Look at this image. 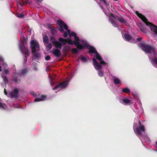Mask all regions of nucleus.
<instances>
[{"instance_id": "nucleus-53", "label": "nucleus", "mask_w": 157, "mask_h": 157, "mask_svg": "<svg viewBox=\"0 0 157 157\" xmlns=\"http://www.w3.org/2000/svg\"><path fill=\"white\" fill-rule=\"evenodd\" d=\"M52 48V44L51 43H50V49Z\"/></svg>"}, {"instance_id": "nucleus-29", "label": "nucleus", "mask_w": 157, "mask_h": 157, "mask_svg": "<svg viewBox=\"0 0 157 157\" xmlns=\"http://www.w3.org/2000/svg\"><path fill=\"white\" fill-rule=\"evenodd\" d=\"M122 91L123 92L126 93H129L130 91V90L127 88H124L122 89Z\"/></svg>"}, {"instance_id": "nucleus-2", "label": "nucleus", "mask_w": 157, "mask_h": 157, "mask_svg": "<svg viewBox=\"0 0 157 157\" xmlns=\"http://www.w3.org/2000/svg\"><path fill=\"white\" fill-rule=\"evenodd\" d=\"M31 47L32 49V52L33 54L34 57L35 59L38 60L40 58V55L38 53H36V51H39L40 50V47L38 42L32 40L30 42Z\"/></svg>"}, {"instance_id": "nucleus-40", "label": "nucleus", "mask_w": 157, "mask_h": 157, "mask_svg": "<svg viewBox=\"0 0 157 157\" xmlns=\"http://www.w3.org/2000/svg\"><path fill=\"white\" fill-rule=\"evenodd\" d=\"M76 36V34L74 32H72L69 35V36H73L74 37Z\"/></svg>"}, {"instance_id": "nucleus-45", "label": "nucleus", "mask_w": 157, "mask_h": 157, "mask_svg": "<svg viewBox=\"0 0 157 157\" xmlns=\"http://www.w3.org/2000/svg\"><path fill=\"white\" fill-rule=\"evenodd\" d=\"M50 80H51L52 81V82H53V80H55V78H53L51 76V75H50Z\"/></svg>"}, {"instance_id": "nucleus-50", "label": "nucleus", "mask_w": 157, "mask_h": 157, "mask_svg": "<svg viewBox=\"0 0 157 157\" xmlns=\"http://www.w3.org/2000/svg\"><path fill=\"white\" fill-rule=\"evenodd\" d=\"M26 70L25 69L23 70H22V74L25 73H26Z\"/></svg>"}, {"instance_id": "nucleus-23", "label": "nucleus", "mask_w": 157, "mask_h": 157, "mask_svg": "<svg viewBox=\"0 0 157 157\" xmlns=\"http://www.w3.org/2000/svg\"><path fill=\"white\" fill-rule=\"evenodd\" d=\"M96 55L95 56V57L99 60H101L102 59L101 57V56L99 54L98 52V53H96Z\"/></svg>"}, {"instance_id": "nucleus-10", "label": "nucleus", "mask_w": 157, "mask_h": 157, "mask_svg": "<svg viewBox=\"0 0 157 157\" xmlns=\"http://www.w3.org/2000/svg\"><path fill=\"white\" fill-rule=\"evenodd\" d=\"M43 42L46 47V50L47 51L49 50V39L48 36L46 35L44 36L43 38Z\"/></svg>"}, {"instance_id": "nucleus-38", "label": "nucleus", "mask_w": 157, "mask_h": 157, "mask_svg": "<svg viewBox=\"0 0 157 157\" xmlns=\"http://www.w3.org/2000/svg\"><path fill=\"white\" fill-rule=\"evenodd\" d=\"M22 2L23 5H26L27 4L29 3V1L28 0H26L25 1L22 0Z\"/></svg>"}, {"instance_id": "nucleus-44", "label": "nucleus", "mask_w": 157, "mask_h": 157, "mask_svg": "<svg viewBox=\"0 0 157 157\" xmlns=\"http://www.w3.org/2000/svg\"><path fill=\"white\" fill-rule=\"evenodd\" d=\"M67 32H64L63 33V36L65 37H67Z\"/></svg>"}, {"instance_id": "nucleus-52", "label": "nucleus", "mask_w": 157, "mask_h": 157, "mask_svg": "<svg viewBox=\"0 0 157 157\" xmlns=\"http://www.w3.org/2000/svg\"><path fill=\"white\" fill-rule=\"evenodd\" d=\"M49 71V66H48L46 69V71L47 72Z\"/></svg>"}, {"instance_id": "nucleus-57", "label": "nucleus", "mask_w": 157, "mask_h": 157, "mask_svg": "<svg viewBox=\"0 0 157 157\" xmlns=\"http://www.w3.org/2000/svg\"><path fill=\"white\" fill-rule=\"evenodd\" d=\"M47 26H48V27H49V24H48V25H47Z\"/></svg>"}, {"instance_id": "nucleus-51", "label": "nucleus", "mask_w": 157, "mask_h": 157, "mask_svg": "<svg viewBox=\"0 0 157 157\" xmlns=\"http://www.w3.org/2000/svg\"><path fill=\"white\" fill-rule=\"evenodd\" d=\"M101 2H103L105 4H106V1L105 0H100Z\"/></svg>"}, {"instance_id": "nucleus-26", "label": "nucleus", "mask_w": 157, "mask_h": 157, "mask_svg": "<svg viewBox=\"0 0 157 157\" xmlns=\"http://www.w3.org/2000/svg\"><path fill=\"white\" fill-rule=\"evenodd\" d=\"M18 94H15L12 91L10 94V97L11 98H16L18 97Z\"/></svg>"}, {"instance_id": "nucleus-48", "label": "nucleus", "mask_w": 157, "mask_h": 157, "mask_svg": "<svg viewBox=\"0 0 157 157\" xmlns=\"http://www.w3.org/2000/svg\"><path fill=\"white\" fill-rule=\"evenodd\" d=\"M45 59L47 60H49V55L45 57Z\"/></svg>"}, {"instance_id": "nucleus-1", "label": "nucleus", "mask_w": 157, "mask_h": 157, "mask_svg": "<svg viewBox=\"0 0 157 157\" xmlns=\"http://www.w3.org/2000/svg\"><path fill=\"white\" fill-rule=\"evenodd\" d=\"M136 13L137 16L144 22L145 24L150 27L151 30L153 32L154 34L157 36V26L148 21L146 17L138 12L136 11Z\"/></svg>"}, {"instance_id": "nucleus-8", "label": "nucleus", "mask_w": 157, "mask_h": 157, "mask_svg": "<svg viewBox=\"0 0 157 157\" xmlns=\"http://www.w3.org/2000/svg\"><path fill=\"white\" fill-rule=\"evenodd\" d=\"M67 82L66 81H64L62 82H61L59 84V85L56 86L54 88H53V90H57L64 88L67 85Z\"/></svg>"}, {"instance_id": "nucleus-31", "label": "nucleus", "mask_w": 157, "mask_h": 157, "mask_svg": "<svg viewBox=\"0 0 157 157\" xmlns=\"http://www.w3.org/2000/svg\"><path fill=\"white\" fill-rule=\"evenodd\" d=\"M151 53H153L154 56H157V52L156 51L155 48V47L151 51Z\"/></svg>"}, {"instance_id": "nucleus-54", "label": "nucleus", "mask_w": 157, "mask_h": 157, "mask_svg": "<svg viewBox=\"0 0 157 157\" xmlns=\"http://www.w3.org/2000/svg\"><path fill=\"white\" fill-rule=\"evenodd\" d=\"M2 71L1 69V66H0V71Z\"/></svg>"}, {"instance_id": "nucleus-19", "label": "nucleus", "mask_w": 157, "mask_h": 157, "mask_svg": "<svg viewBox=\"0 0 157 157\" xmlns=\"http://www.w3.org/2000/svg\"><path fill=\"white\" fill-rule=\"evenodd\" d=\"M58 40L63 45H65L67 43V39H64L62 37H59L58 39Z\"/></svg>"}, {"instance_id": "nucleus-33", "label": "nucleus", "mask_w": 157, "mask_h": 157, "mask_svg": "<svg viewBox=\"0 0 157 157\" xmlns=\"http://www.w3.org/2000/svg\"><path fill=\"white\" fill-rule=\"evenodd\" d=\"M72 52L76 54L78 52V50L76 48H73L71 50Z\"/></svg>"}, {"instance_id": "nucleus-42", "label": "nucleus", "mask_w": 157, "mask_h": 157, "mask_svg": "<svg viewBox=\"0 0 157 157\" xmlns=\"http://www.w3.org/2000/svg\"><path fill=\"white\" fill-rule=\"evenodd\" d=\"M13 92L15 94H18L19 92V90L17 89H15L13 90Z\"/></svg>"}, {"instance_id": "nucleus-35", "label": "nucleus", "mask_w": 157, "mask_h": 157, "mask_svg": "<svg viewBox=\"0 0 157 157\" xmlns=\"http://www.w3.org/2000/svg\"><path fill=\"white\" fill-rule=\"evenodd\" d=\"M17 16L19 18H23L24 17V15L22 14H17Z\"/></svg>"}, {"instance_id": "nucleus-3", "label": "nucleus", "mask_w": 157, "mask_h": 157, "mask_svg": "<svg viewBox=\"0 0 157 157\" xmlns=\"http://www.w3.org/2000/svg\"><path fill=\"white\" fill-rule=\"evenodd\" d=\"M139 46L145 53H151V51L154 48L145 41L141 42Z\"/></svg>"}, {"instance_id": "nucleus-59", "label": "nucleus", "mask_w": 157, "mask_h": 157, "mask_svg": "<svg viewBox=\"0 0 157 157\" xmlns=\"http://www.w3.org/2000/svg\"><path fill=\"white\" fill-rule=\"evenodd\" d=\"M114 0V1H117V0Z\"/></svg>"}, {"instance_id": "nucleus-28", "label": "nucleus", "mask_w": 157, "mask_h": 157, "mask_svg": "<svg viewBox=\"0 0 157 157\" xmlns=\"http://www.w3.org/2000/svg\"><path fill=\"white\" fill-rule=\"evenodd\" d=\"M122 101L125 104H129L131 102L130 100L127 99H123Z\"/></svg>"}, {"instance_id": "nucleus-24", "label": "nucleus", "mask_w": 157, "mask_h": 157, "mask_svg": "<svg viewBox=\"0 0 157 157\" xmlns=\"http://www.w3.org/2000/svg\"><path fill=\"white\" fill-rule=\"evenodd\" d=\"M114 83L116 84H118L121 83L120 80L118 78H115L113 79Z\"/></svg>"}, {"instance_id": "nucleus-60", "label": "nucleus", "mask_w": 157, "mask_h": 157, "mask_svg": "<svg viewBox=\"0 0 157 157\" xmlns=\"http://www.w3.org/2000/svg\"><path fill=\"white\" fill-rule=\"evenodd\" d=\"M48 78H49V75H48Z\"/></svg>"}, {"instance_id": "nucleus-17", "label": "nucleus", "mask_w": 157, "mask_h": 157, "mask_svg": "<svg viewBox=\"0 0 157 157\" xmlns=\"http://www.w3.org/2000/svg\"><path fill=\"white\" fill-rule=\"evenodd\" d=\"M139 27L140 30L142 32L144 33H146V29L142 24L139 25Z\"/></svg>"}, {"instance_id": "nucleus-4", "label": "nucleus", "mask_w": 157, "mask_h": 157, "mask_svg": "<svg viewBox=\"0 0 157 157\" xmlns=\"http://www.w3.org/2000/svg\"><path fill=\"white\" fill-rule=\"evenodd\" d=\"M57 24L59 25L58 28L61 33H63L64 32V30L63 29L64 28L65 30H67V32L69 35L70 34L71 31L70 29H68L67 25L62 20L58 19L57 21Z\"/></svg>"}, {"instance_id": "nucleus-12", "label": "nucleus", "mask_w": 157, "mask_h": 157, "mask_svg": "<svg viewBox=\"0 0 157 157\" xmlns=\"http://www.w3.org/2000/svg\"><path fill=\"white\" fill-rule=\"evenodd\" d=\"M52 52L57 57H59L61 56L60 51L58 49H53Z\"/></svg>"}, {"instance_id": "nucleus-18", "label": "nucleus", "mask_w": 157, "mask_h": 157, "mask_svg": "<svg viewBox=\"0 0 157 157\" xmlns=\"http://www.w3.org/2000/svg\"><path fill=\"white\" fill-rule=\"evenodd\" d=\"M50 29H51V33L52 34H54L56 32V28L54 27L52 25H50Z\"/></svg>"}, {"instance_id": "nucleus-37", "label": "nucleus", "mask_w": 157, "mask_h": 157, "mask_svg": "<svg viewBox=\"0 0 157 157\" xmlns=\"http://www.w3.org/2000/svg\"><path fill=\"white\" fill-rule=\"evenodd\" d=\"M98 74L99 76L101 77H103L104 75L103 72L101 71H100L98 72Z\"/></svg>"}, {"instance_id": "nucleus-22", "label": "nucleus", "mask_w": 157, "mask_h": 157, "mask_svg": "<svg viewBox=\"0 0 157 157\" xmlns=\"http://www.w3.org/2000/svg\"><path fill=\"white\" fill-rule=\"evenodd\" d=\"M152 61L153 62V65L155 66V65H157V57H154L153 58H152Z\"/></svg>"}, {"instance_id": "nucleus-41", "label": "nucleus", "mask_w": 157, "mask_h": 157, "mask_svg": "<svg viewBox=\"0 0 157 157\" xmlns=\"http://www.w3.org/2000/svg\"><path fill=\"white\" fill-rule=\"evenodd\" d=\"M100 61V64L103 65H105L106 64V63L104 61L102 60V59Z\"/></svg>"}, {"instance_id": "nucleus-7", "label": "nucleus", "mask_w": 157, "mask_h": 157, "mask_svg": "<svg viewBox=\"0 0 157 157\" xmlns=\"http://www.w3.org/2000/svg\"><path fill=\"white\" fill-rule=\"evenodd\" d=\"M81 42L84 44L85 46L86 47L88 48V47H90L89 52L91 53H94L95 54L98 53V52L96 51L95 48L93 46L90 45L86 41L82 40Z\"/></svg>"}, {"instance_id": "nucleus-56", "label": "nucleus", "mask_w": 157, "mask_h": 157, "mask_svg": "<svg viewBox=\"0 0 157 157\" xmlns=\"http://www.w3.org/2000/svg\"><path fill=\"white\" fill-rule=\"evenodd\" d=\"M20 6H22V5L21 4V3H20Z\"/></svg>"}, {"instance_id": "nucleus-20", "label": "nucleus", "mask_w": 157, "mask_h": 157, "mask_svg": "<svg viewBox=\"0 0 157 157\" xmlns=\"http://www.w3.org/2000/svg\"><path fill=\"white\" fill-rule=\"evenodd\" d=\"M12 81L14 82L15 83H19L20 82V80L17 77H13Z\"/></svg>"}, {"instance_id": "nucleus-39", "label": "nucleus", "mask_w": 157, "mask_h": 157, "mask_svg": "<svg viewBox=\"0 0 157 157\" xmlns=\"http://www.w3.org/2000/svg\"><path fill=\"white\" fill-rule=\"evenodd\" d=\"M4 72L6 75L9 74V71L7 69H5L4 70Z\"/></svg>"}, {"instance_id": "nucleus-58", "label": "nucleus", "mask_w": 157, "mask_h": 157, "mask_svg": "<svg viewBox=\"0 0 157 157\" xmlns=\"http://www.w3.org/2000/svg\"><path fill=\"white\" fill-rule=\"evenodd\" d=\"M156 145H157V141L156 142Z\"/></svg>"}, {"instance_id": "nucleus-25", "label": "nucleus", "mask_w": 157, "mask_h": 157, "mask_svg": "<svg viewBox=\"0 0 157 157\" xmlns=\"http://www.w3.org/2000/svg\"><path fill=\"white\" fill-rule=\"evenodd\" d=\"M2 77L4 83L6 84V83H8V79L6 76L2 75Z\"/></svg>"}, {"instance_id": "nucleus-49", "label": "nucleus", "mask_w": 157, "mask_h": 157, "mask_svg": "<svg viewBox=\"0 0 157 157\" xmlns=\"http://www.w3.org/2000/svg\"><path fill=\"white\" fill-rule=\"evenodd\" d=\"M4 94L6 95H7V91H6V89H4Z\"/></svg>"}, {"instance_id": "nucleus-13", "label": "nucleus", "mask_w": 157, "mask_h": 157, "mask_svg": "<svg viewBox=\"0 0 157 157\" xmlns=\"http://www.w3.org/2000/svg\"><path fill=\"white\" fill-rule=\"evenodd\" d=\"M117 20H118L122 24H127V21L123 18V17L121 16L120 17H117Z\"/></svg>"}, {"instance_id": "nucleus-34", "label": "nucleus", "mask_w": 157, "mask_h": 157, "mask_svg": "<svg viewBox=\"0 0 157 157\" xmlns=\"http://www.w3.org/2000/svg\"><path fill=\"white\" fill-rule=\"evenodd\" d=\"M74 38L75 41H73L74 43L75 42H79L80 40L79 37L78 36H76L74 37Z\"/></svg>"}, {"instance_id": "nucleus-30", "label": "nucleus", "mask_w": 157, "mask_h": 157, "mask_svg": "<svg viewBox=\"0 0 157 157\" xmlns=\"http://www.w3.org/2000/svg\"><path fill=\"white\" fill-rule=\"evenodd\" d=\"M81 59L82 61L84 62H86L87 60V58L86 57L83 56L82 55L80 56Z\"/></svg>"}, {"instance_id": "nucleus-6", "label": "nucleus", "mask_w": 157, "mask_h": 157, "mask_svg": "<svg viewBox=\"0 0 157 157\" xmlns=\"http://www.w3.org/2000/svg\"><path fill=\"white\" fill-rule=\"evenodd\" d=\"M136 125V124H135L133 126V129L134 132L139 135H143L145 132L144 126H140L139 127H137Z\"/></svg>"}, {"instance_id": "nucleus-55", "label": "nucleus", "mask_w": 157, "mask_h": 157, "mask_svg": "<svg viewBox=\"0 0 157 157\" xmlns=\"http://www.w3.org/2000/svg\"><path fill=\"white\" fill-rule=\"evenodd\" d=\"M37 1H39V2H41V1H42V0H37Z\"/></svg>"}, {"instance_id": "nucleus-15", "label": "nucleus", "mask_w": 157, "mask_h": 157, "mask_svg": "<svg viewBox=\"0 0 157 157\" xmlns=\"http://www.w3.org/2000/svg\"><path fill=\"white\" fill-rule=\"evenodd\" d=\"M109 21L112 24L113 26L116 27H118L117 22L115 21L112 18L110 17L109 18Z\"/></svg>"}, {"instance_id": "nucleus-36", "label": "nucleus", "mask_w": 157, "mask_h": 157, "mask_svg": "<svg viewBox=\"0 0 157 157\" xmlns=\"http://www.w3.org/2000/svg\"><path fill=\"white\" fill-rule=\"evenodd\" d=\"M6 105L3 103H2L0 102V108H2L3 109H5Z\"/></svg>"}, {"instance_id": "nucleus-16", "label": "nucleus", "mask_w": 157, "mask_h": 157, "mask_svg": "<svg viewBox=\"0 0 157 157\" xmlns=\"http://www.w3.org/2000/svg\"><path fill=\"white\" fill-rule=\"evenodd\" d=\"M46 96L45 95H42L40 98H36L34 100L35 102L44 101L46 98Z\"/></svg>"}, {"instance_id": "nucleus-14", "label": "nucleus", "mask_w": 157, "mask_h": 157, "mask_svg": "<svg viewBox=\"0 0 157 157\" xmlns=\"http://www.w3.org/2000/svg\"><path fill=\"white\" fill-rule=\"evenodd\" d=\"M74 45L77 46V48L79 49H84L86 47L84 45L81 44L79 42H75Z\"/></svg>"}, {"instance_id": "nucleus-43", "label": "nucleus", "mask_w": 157, "mask_h": 157, "mask_svg": "<svg viewBox=\"0 0 157 157\" xmlns=\"http://www.w3.org/2000/svg\"><path fill=\"white\" fill-rule=\"evenodd\" d=\"M143 38L142 37H140V38H138L136 39V41L138 42H140L141 41V40H142Z\"/></svg>"}, {"instance_id": "nucleus-46", "label": "nucleus", "mask_w": 157, "mask_h": 157, "mask_svg": "<svg viewBox=\"0 0 157 157\" xmlns=\"http://www.w3.org/2000/svg\"><path fill=\"white\" fill-rule=\"evenodd\" d=\"M111 16L112 17H113V18L114 19H117L116 18V17L113 14H111Z\"/></svg>"}, {"instance_id": "nucleus-32", "label": "nucleus", "mask_w": 157, "mask_h": 157, "mask_svg": "<svg viewBox=\"0 0 157 157\" xmlns=\"http://www.w3.org/2000/svg\"><path fill=\"white\" fill-rule=\"evenodd\" d=\"M0 61H1L3 63V64L2 65H4L5 66H7L6 64L4 62V59L2 56H0Z\"/></svg>"}, {"instance_id": "nucleus-9", "label": "nucleus", "mask_w": 157, "mask_h": 157, "mask_svg": "<svg viewBox=\"0 0 157 157\" xmlns=\"http://www.w3.org/2000/svg\"><path fill=\"white\" fill-rule=\"evenodd\" d=\"M92 60L93 65L95 68L97 70H98L101 69L102 68V66L98 63L96 59L93 58Z\"/></svg>"}, {"instance_id": "nucleus-27", "label": "nucleus", "mask_w": 157, "mask_h": 157, "mask_svg": "<svg viewBox=\"0 0 157 157\" xmlns=\"http://www.w3.org/2000/svg\"><path fill=\"white\" fill-rule=\"evenodd\" d=\"M67 43L68 44L73 45L74 44V43L73 41H72L71 39H67Z\"/></svg>"}, {"instance_id": "nucleus-11", "label": "nucleus", "mask_w": 157, "mask_h": 157, "mask_svg": "<svg viewBox=\"0 0 157 157\" xmlns=\"http://www.w3.org/2000/svg\"><path fill=\"white\" fill-rule=\"evenodd\" d=\"M52 43L56 49H61L62 44L61 43L57 41H53Z\"/></svg>"}, {"instance_id": "nucleus-5", "label": "nucleus", "mask_w": 157, "mask_h": 157, "mask_svg": "<svg viewBox=\"0 0 157 157\" xmlns=\"http://www.w3.org/2000/svg\"><path fill=\"white\" fill-rule=\"evenodd\" d=\"M19 48L22 53L25 54L24 56V61L25 63H26L27 62V58L29 55V52L28 47L25 46L23 47L21 44H20L19 47Z\"/></svg>"}, {"instance_id": "nucleus-21", "label": "nucleus", "mask_w": 157, "mask_h": 157, "mask_svg": "<svg viewBox=\"0 0 157 157\" xmlns=\"http://www.w3.org/2000/svg\"><path fill=\"white\" fill-rule=\"evenodd\" d=\"M124 36L126 40L127 41H129L132 39V37L128 34L125 33Z\"/></svg>"}, {"instance_id": "nucleus-47", "label": "nucleus", "mask_w": 157, "mask_h": 157, "mask_svg": "<svg viewBox=\"0 0 157 157\" xmlns=\"http://www.w3.org/2000/svg\"><path fill=\"white\" fill-rule=\"evenodd\" d=\"M138 124L139 126H144V125H142L141 124V122L140 120H139L138 121Z\"/></svg>"}]
</instances>
